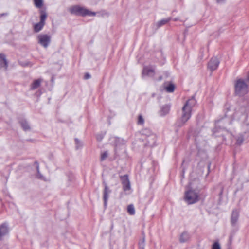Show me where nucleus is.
I'll return each mask as SVG.
<instances>
[{
  "mask_svg": "<svg viewBox=\"0 0 249 249\" xmlns=\"http://www.w3.org/2000/svg\"><path fill=\"white\" fill-rule=\"evenodd\" d=\"M142 75L143 76L153 77L155 75V69L152 66H144L143 68Z\"/></svg>",
  "mask_w": 249,
  "mask_h": 249,
  "instance_id": "nucleus-10",
  "label": "nucleus"
},
{
  "mask_svg": "<svg viewBox=\"0 0 249 249\" xmlns=\"http://www.w3.org/2000/svg\"><path fill=\"white\" fill-rule=\"evenodd\" d=\"M196 104V101L194 96L186 102L182 108V114L180 118L178 119L174 124L176 132H178V129L183 126L190 118L192 109Z\"/></svg>",
  "mask_w": 249,
  "mask_h": 249,
  "instance_id": "nucleus-1",
  "label": "nucleus"
},
{
  "mask_svg": "<svg viewBox=\"0 0 249 249\" xmlns=\"http://www.w3.org/2000/svg\"><path fill=\"white\" fill-rule=\"evenodd\" d=\"M190 239L189 234L186 231L183 232L180 236L179 242L180 243H185L187 242Z\"/></svg>",
  "mask_w": 249,
  "mask_h": 249,
  "instance_id": "nucleus-18",
  "label": "nucleus"
},
{
  "mask_svg": "<svg viewBox=\"0 0 249 249\" xmlns=\"http://www.w3.org/2000/svg\"><path fill=\"white\" fill-rule=\"evenodd\" d=\"M114 139H115V147H116L115 150L116 151V148L117 147V146H119L120 144L123 145V144H125V141L123 139L118 138V137H115V138H114Z\"/></svg>",
  "mask_w": 249,
  "mask_h": 249,
  "instance_id": "nucleus-22",
  "label": "nucleus"
},
{
  "mask_svg": "<svg viewBox=\"0 0 249 249\" xmlns=\"http://www.w3.org/2000/svg\"><path fill=\"white\" fill-rule=\"evenodd\" d=\"M38 39L39 43L45 48L48 47L51 41V37L47 35H39Z\"/></svg>",
  "mask_w": 249,
  "mask_h": 249,
  "instance_id": "nucleus-7",
  "label": "nucleus"
},
{
  "mask_svg": "<svg viewBox=\"0 0 249 249\" xmlns=\"http://www.w3.org/2000/svg\"><path fill=\"white\" fill-rule=\"evenodd\" d=\"M245 82L248 85V84H249V71L247 73V77L245 80Z\"/></svg>",
  "mask_w": 249,
  "mask_h": 249,
  "instance_id": "nucleus-33",
  "label": "nucleus"
},
{
  "mask_svg": "<svg viewBox=\"0 0 249 249\" xmlns=\"http://www.w3.org/2000/svg\"><path fill=\"white\" fill-rule=\"evenodd\" d=\"M0 67L4 68L5 70H6L8 67V62L6 56L3 53H0Z\"/></svg>",
  "mask_w": 249,
  "mask_h": 249,
  "instance_id": "nucleus-15",
  "label": "nucleus"
},
{
  "mask_svg": "<svg viewBox=\"0 0 249 249\" xmlns=\"http://www.w3.org/2000/svg\"><path fill=\"white\" fill-rule=\"evenodd\" d=\"M212 249H221V247L218 241L215 242L212 245Z\"/></svg>",
  "mask_w": 249,
  "mask_h": 249,
  "instance_id": "nucleus-29",
  "label": "nucleus"
},
{
  "mask_svg": "<svg viewBox=\"0 0 249 249\" xmlns=\"http://www.w3.org/2000/svg\"><path fill=\"white\" fill-rule=\"evenodd\" d=\"M6 15V14H4V13H3V14H1V16H4V15Z\"/></svg>",
  "mask_w": 249,
  "mask_h": 249,
  "instance_id": "nucleus-38",
  "label": "nucleus"
},
{
  "mask_svg": "<svg viewBox=\"0 0 249 249\" xmlns=\"http://www.w3.org/2000/svg\"><path fill=\"white\" fill-rule=\"evenodd\" d=\"M162 76H160L159 77V80H162Z\"/></svg>",
  "mask_w": 249,
  "mask_h": 249,
  "instance_id": "nucleus-36",
  "label": "nucleus"
},
{
  "mask_svg": "<svg viewBox=\"0 0 249 249\" xmlns=\"http://www.w3.org/2000/svg\"><path fill=\"white\" fill-rule=\"evenodd\" d=\"M140 132L142 135L141 138H144L147 137H150L152 135H155L150 129L147 128L142 129Z\"/></svg>",
  "mask_w": 249,
  "mask_h": 249,
  "instance_id": "nucleus-17",
  "label": "nucleus"
},
{
  "mask_svg": "<svg viewBox=\"0 0 249 249\" xmlns=\"http://www.w3.org/2000/svg\"><path fill=\"white\" fill-rule=\"evenodd\" d=\"M21 127L25 131H30L31 130V127L28 122V121L24 118H20L18 120Z\"/></svg>",
  "mask_w": 249,
  "mask_h": 249,
  "instance_id": "nucleus-12",
  "label": "nucleus"
},
{
  "mask_svg": "<svg viewBox=\"0 0 249 249\" xmlns=\"http://www.w3.org/2000/svg\"><path fill=\"white\" fill-rule=\"evenodd\" d=\"M170 107L171 106L169 105H165L161 107L159 112L160 116H164L168 114L170 112Z\"/></svg>",
  "mask_w": 249,
  "mask_h": 249,
  "instance_id": "nucleus-14",
  "label": "nucleus"
},
{
  "mask_svg": "<svg viewBox=\"0 0 249 249\" xmlns=\"http://www.w3.org/2000/svg\"><path fill=\"white\" fill-rule=\"evenodd\" d=\"M239 216V212L237 209L233 210L232 212L231 222L232 226H235L238 221Z\"/></svg>",
  "mask_w": 249,
  "mask_h": 249,
  "instance_id": "nucleus-11",
  "label": "nucleus"
},
{
  "mask_svg": "<svg viewBox=\"0 0 249 249\" xmlns=\"http://www.w3.org/2000/svg\"><path fill=\"white\" fill-rule=\"evenodd\" d=\"M141 140L143 142L144 146L153 147L155 145L156 136V135H152L150 137L141 138Z\"/></svg>",
  "mask_w": 249,
  "mask_h": 249,
  "instance_id": "nucleus-5",
  "label": "nucleus"
},
{
  "mask_svg": "<svg viewBox=\"0 0 249 249\" xmlns=\"http://www.w3.org/2000/svg\"><path fill=\"white\" fill-rule=\"evenodd\" d=\"M9 232L8 225L4 223L0 225V240L2 239V237Z\"/></svg>",
  "mask_w": 249,
  "mask_h": 249,
  "instance_id": "nucleus-13",
  "label": "nucleus"
},
{
  "mask_svg": "<svg viewBox=\"0 0 249 249\" xmlns=\"http://www.w3.org/2000/svg\"><path fill=\"white\" fill-rule=\"evenodd\" d=\"M235 93L239 96H244L248 92V85L242 79H237L234 85Z\"/></svg>",
  "mask_w": 249,
  "mask_h": 249,
  "instance_id": "nucleus-3",
  "label": "nucleus"
},
{
  "mask_svg": "<svg viewBox=\"0 0 249 249\" xmlns=\"http://www.w3.org/2000/svg\"><path fill=\"white\" fill-rule=\"evenodd\" d=\"M171 20V18L169 17L167 18L162 19L157 23H156L154 26L155 27V29L157 30L161 26L165 25Z\"/></svg>",
  "mask_w": 249,
  "mask_h": 249,
  "instance_id": "nucleus-16",
  "label": "nucleus"
},
{
  "mask_svg": "<svg viewBox=\"0 0 249 249\" xmlns=\"http://www.w3.org/2000/svg\"><path fill=\"white\" fill-rule=\"evenodd\" d=\"M108 155V152L107 151H105L104 153H103L101 154V158H100L101 161L104 160L107 157Z\"/></svg>",
  "mask_w": 249,
  "mask_h": 249,
  "instance_id": "nucleus-30",
  "label": "nucleus"
},
{
  "mask_svg": "<svg viewBox=\"0 0 249 249\" xmlns=\"http://www.w3.org/2000/svg\"><path fill=\"white\" fill-rule=\"evenodd\" d=\"M184 200L188 204H193L197 202L199 200L198 193L192 189L186 191L185 193Z\"/></svg>",
  "mask_w": 249,
  "mask_h": 249,
  "instance_id": "nucleus-4",
  "label": "nucleus"
},
{
  "mask_svg": "<svg viewBox=\"0 0 249 249\" xmlns=\"http://www.w3.org/2000/svg\"><path fill=\"white\" fill-rule=\"evenodd\" d=\"M97 139H98V140H100V138H99V136H97Z\"/></svg>",
  "mask_w": 249,
  "mask_h": 249,
  "instance_id": "nucleus-39",
  "label": "nucleus"
},
{
  "mask_svg": "<svg viewBox=\"0 0 249 249\" xmlns=\"http://www.w3.org/2000/svg\"><path fill=\"white\" fill-rule=\"evenodd\" d=\"M144 242H145V238L144 237H143L142 240L139 242V247L142 249H144Z\"/></svg>",
  "mask_w": 249,
  "mask_h": 249,
  "instance_id": "nucleus-31",
  "label": "nucleus"
},
{
  "mask_svg": "<svg viewBox=\"0 0 249 249\" xmlns=\"http://www.w3.org/2000/svg\"><path fill=\"white\" fill-rule=\"evenodd\" d=\"M120 178L123 185V189L124 191H126L130 190L131 185L128 178V176L127 175L120 176Z\"/></svg>",
  "mask_w": 249,
  "mask_h": 249,
  "instance_id": "nucleus-6",
  "label": "nucleus"
},
{
  "mask_svg": "<svg viewBox=\"0 0 249 249\" xmlns=\"http://www.w3.org/2000/svg\"><path fill=\"white\" fill-rule=\"evenodd\" d=\"M174 20L175 21H176L177 19V18H175V19H174Z\"/></svg>",
  "mask_w": 249,
  "mask_h": 249,
  "instance_id": "nucleus-41",
  "label": "nucleus"
},
{
  "mask_svg": "<svg viewBox=\"0 0 249 249\" xmlns=\"http://www.w3.org/2000/svg\"><path fill=\"white\" fill-rule=\"evenodd\" d=\"M103 185L104 186L103 190V200L104 204L105 207L107 205V201L109 198V194L111 193V191L107 186V183L105 181H103Z\"/></svg>",
  "mask_w": 249,
  "mask_h": 249,
  "instance_id": "nucleus-8",
  "label": "nucleus"
},
{
  "mask_svg": "<svg viewBox=\"0 0 249 249\" xmlns=\"http://www.w3.org/2000/svg\"><path fill=\"white\" fill-rule=\"evenodd\" d=\"M69 11L71 15L77 16L85 17L86 16H95L96 13L92 12L85 7H81L76 5L70 7Z\"/></svg>",
  "mask_w": 249,
  "mask_h": 249,
  "instance_id": "nucleus-2",
  "label": "nucleus"
},
{
  "mask_svg": "<svg viewBox=\"0 0 249 249\" xmlns=\"http://www.w3.org/2000/svg\"><path fill=\"white\" fill-rule=\"evenodd\" d=\"M127 212L130 215H134L135 211L133 204H130L127 207Z\"/></svg>",
  "mask_w": 249,
  "mask_h": 249,
  "instance_id": "nucleus-27",
  "label": "nucleus"
},
{
  "mask_svg": "<svg viewBox=\"0 0 249 249\" xmlns=\"http://www.w3.org/2000/svg\"><path fill=\"white\" fill-rule=\"evenodd\" d=\"M219 61L216 57H212L208 64V68L211 71L215 70L219 66Z\"/></svg>",
  "mask_w": 249,
  "mask_h": 249,
  "instance_id": "nucleus-9",
  "label": "nucleus"
},
{
  "mask_svg": "<svg viewBox=\"0 0 249 249\" xmlns=\"http://www.w3.org/2000/svg\"><path fill=\"white\" fill-rule=\"evenodd\" d=\"M245 138V133H239L235 137L236 141V144L238 145H241L244 141Z\"/></svg>",
  "mask_w": 249,
  "mask_h": 249,
  "instance_id": "nucleus-19",
  "label": "nucleus"
},
{
  "mask_svg": "<svg viewBox=\"0 0 249 249\" xmlns=\"http://www.w3.org/2000/svg\"><path fill=\"white\" fill-rule=\"evenodd\" d=\"M34 2L35 6L38 8H41L43 4V0H34Z\"/></svg>",
  "mask_w": 249,
  "mask_h": 249,
  "instance_id": "nucleus-26",
  "label": "nucleus"
},
{
  "mask_svg": "<svg viewBox=\"0 0 249 249\" xmlns=\"http://www.w3.org/2000/svg\"><path fill=\"white\" fill-rule=\"evenodd\" d=\"M29 141H30V142H32V140L31 139H30Z\"/></svg>",
  "mask_w": 249,
  "mask_h": 249,
  "instance_id": "nucleus-42",
  "label": "nucleus"
},
{
  "mask_svg": "<svg viewBox=\"0 0 249 249\" xmlns=\"http://www.w3.org/2000/svg\"><path fill=\"white\" fill-rule=\"evenodd\" d=\"M226 0H216L217 3H221L225 2Z\"/></svg>",
  "mask_w": 249,
  "mask_h": 249,
  "instance_id": "nucleus-35",
  "label": "nucleus"
},
{
  "mask_svg": "<svg viewBox=\"0 0 249 249\" xmlns=\"http://www.w3.org/2000/svg\"><path fill=\"white\" fill-rule=\"evenodd\" d=\"M35 164H36V171H37V177L38 178L42 179V180H45V178L42 176V175L41 174L39 171V163L37 161L35 162Z\"/></svg>",
  "mask_w": 249,
  "mask_h": 249,
  "instance_id": "nucleus-24",
  "label": "nucleus"
},
{
  "mask_svg": "<svg viewBox=\"0 0 249 249\" xmlns=\"http://www.w3.org/2000/svg\"><path fill=\"white\" fill-rule=\"evenodd\" d=\"M45 24L42 23L41 22H39L37 23H36L34 26V31L36 33H38L40 31L42 28H43Z\"/></svg>",
  "mask_w": 249,
  "mask_h": 249,
  "instance_id": "nucleus-20",
  "label": "nucleus"
},
{
  "mask_svg": "<svg viewBox=\"0 0 249 249\" xmlns=\"http://www.w3.org/2000/svg\"><path fill=\"white\" fill-rule=\"evenodd\" d=\"M75 141L76 144V148L77 149H78L80 147L82 146V145L81 144L79 140L77 138L75 139Z\"/></svg>",
  "mask_w": 249,
  "mask_h": 249,
  "instance_id": "nucleus-32",
  "label": "nucleus"
},
{
  "mask_svg": "<svg viewBox=\"0 0 249 249\" xmlns=\"http://www.w3.org/2000/svg\"><path fill=\"white\" fill-rule=\"evenodd\" d=\"M184 162H185V161H184V160H183V161H182V165H183V164L184 163Z\"/></svg>",
  "mask_w": 249,
  "mask_h": 249,
  "instance_id": "nucleus-37",
  "label": "nucleus"
},
{
  "mask_svg": "<svg viewBox=\"0 0 249 249\" xmlns=\"http://www.w3.org/2000/svg\"><path fill=\"white\" fill-rule=\"evenodd\" d=\"M99 138H100V140H101L102 139V137H99Z\"/></svg>",
  "mask_w": 249,
  "mask_h": 249,
  "instance_id": "nucleus-40",
  "label": "nucleus"
},
{
  "mask_svg": "<svg viewBox=\"0 0 249 249\" xmlns=\"http://www.w3.org/2000/svg\"><path fill=\"white\" fill-rule=\"evenodd\" d=\"M165 89L168 92H173L175 90V86L173 84L170 83Z\"/></svg>",
  "mask_w": 249,
  "mask_h": 249,
  "instance_id": "nucleus-25",
  "label": "nucleus"
},
{
  "mask_svg": "<svg viewBox=\"0 0 249 249\" xmlns=\"http://www.w3.org/2000/svg\"><path fill=\"white\" fill-rule=\"evenodd\" d=\"M41 80L37 79L35 80L31 85L30 89L34 90L38 88L41 84Z\"/></svg>",
  "mask_w": 249,
  "mask_h": 249,
  "instance_id": "nucleus-21",
  "label": "nucleus"
},
{
  "mask_svg": "<svg viewBox=\"0 0 249 249\" xmlns=\"http://www.w3.org/2000/svg\"><path fill=\"white\" fill-rule=\"evenodd\" d=\"M40 22L45 24V20L47 18V13L44 10L40 11Z\"/></svg>",
  "mask_w": 249,
  "mask_h": 249,
  "instance_id": "nucleus-23",
  "label": "nucleus"
},
{
  "mask_svg": "<svg viewBox=\"0 0 249 249\" xmlns=\"http://www.w3.org/2000/svg\"><path fill=\"white\" fill-rule=\"evenodd\" d=\"M91 77V76L89 73H86L84 76V78L85 79H89Z\"/></svg>",
  "mask_w": 249,
  "mask_h": 249,
  "instance_id": "nucleus-34",
  "label": "nucleus"
},
{
  "mask_svg": "<svg viewBox=\"0 0 249 249\" xmlns=\"http://www.w3.org/2000/svg\"><path fill=\"white\" fill-rule=\"evenodd\" d=\"M144 119L142 115H139L138 116V124H144Z\"/></svg>",
  "mask_w": 249,
  "mask_h": 249,
  "instance_id": "nucleus-28",
  "label": "nucleus"
}]
</instances>
